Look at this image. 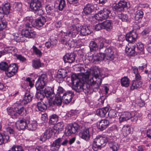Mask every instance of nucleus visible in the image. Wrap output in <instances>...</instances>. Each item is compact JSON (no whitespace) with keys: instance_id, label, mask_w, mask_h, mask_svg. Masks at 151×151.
Masks as SVG:
<instances>
[{"instance_id":"obj_62","label":"nucleus","mask_w":151,"mask_h":151,"mask_svg":"<svg viewBox=\"0 0 151 151\" xmlns=\"http://www.w3.org/2000/svg\"><path fill=\"white\" fill-rule=\"evenodd\" d=\"M58 73L62 75L63 76H67V72L66 70L64 69H60L58 70Z\"/></svg>"},{"instance_id":"obj_7","label":"nucleus","mask_w":151,"mask_h":151,"mask_svg":"<svg viewBox=\"0 0 151 151\" xmlns=\"http://www.w3.org/2000/svg\"><path fill=\"white\" fill-rule=\"evenodd\" d=\"M31 17L29 18V21L31 22L32 25L37 27H40L42 26L46 22V18L43 16H41L36 20H31Z\"/></svg>"},{"instance_id":"obj_52","label":"nucleus","mask_w":151,"mask_h":151,"mask_svg":"<svg viewBox=\"0 0 151 151\" xmlns=\"http://www.w3.org/2000/svg\"><path fill=\"white\" fill-rule=\"evenodd\" d=\"M65 1L64 0H61L58 6V9L60 11L63 10L65 6Z\"/></svg>"},{"instance_id":"obj_24","label":"nucleus","mask_w":151,"mask_h":151,"mask_svg":"<svg viewBox=\"0 0 151 151\" xmlns=\"http://www.w3.org/2000/svg\"><path fill=\"white\" fill-rule=\"evenodd\" d=\"M15 125L17 128L19 130H23L26 127V123L25 120L22 119L17 121Z\"/></svg>"},{"instance_id":"obj_56","label":"nucleus","mask_w":151,"mask_h":151,"mask_svg":"<svg viewBox=\"0 0 151 151\" xmlns=\"http://www.w3.org/2000/svg\"><path fill=\"white\" fill-rule=\"evenodd\" d=\"M106 137L107 142H108L109 145H110V144H113L115 142V138L113 136H109Z\"/></svg>"},{"instance_id":"obj_48","label":"nucleus","mask_w":151,"mask_h":151,"mask_svg":"<svg viewBox=\"0 0 151 151\" xmlns=\"http://www.w3.org/2000/svg\"><path fill=\"white\" fill-rule=\"evenodd\" d=\"M33 51L38 56L41 57L42 55V53L41 51L38 49V48L35 46L34 45L32 47Z\"/></svg>"},{"instance_id":"obj_41","label":"nucleus","mask_w":151,"mask_h":151,"mask_svg":"<svg viewBox=\"0 0 151 151\" xmlns=\"http://www.w3.org/2000/svg\"><path fill=\"white\" fill-rule=\"evenodd\" d=\"M32 65L33 67L36 69L39 68L42 66L40 59L33 60L32 61Z\"/></svg>"},{"instance_id":"obj_23","label":"nucleus","mask_w":151,"mask_h":151,"mask_svg":"<svg viewBox=\"0 0 151 151\" xmlns=\"http://www.w3.org/2000/svg\"><path fill=\"white\" fill-rule=\"evenodd\" d=\"M109 121L106 119H102L99 122L98 127L99 129L101 131L105 129L109 124Z\"/></svg>"},{"instance_id":"obj_36","label":"nucleus","mask_w":151,"mask_h":151,"mask_svg":"<svg viewBox=\"0 0 151 151\" xmlns=\"http://www.w3.org/2000/svg\"><path fill=\"white\" fill-rule=\"evenodd\" d=\"M58 116L56 114H54L49 117V122L52 124H55L58 119Z\"/></svg>"},{"instance_id":"obj_61","label":"nucleus","mask_w":151,"mask_h":151,"mask_svg":"<svg viewBox=\"0 0 151 151\" xmlns=\"http://www.w3.org/2000/svg\"><path fill=\"white\" fill-rule=\"evenodd\" d=\"M5 130L7 133L9 134H14V132L13 129L11 127H8L5 128Z\"/></svg>"},{"instance_id":"obj_57","label":"nucleus","mask_w":151,"mask_h":151,"mask_svg":"<svg viewBox=\"0 0 151 151\" xmlns=\"http://www.w3.org/2000/svg\"><path fill=\"white\" fill-rule=\"evenodd\" d=\"M58 92L56 96H57L62 97L63 95V93L64 91L63 89L61 87H59L57 90Z\"/></svg>"},{"instance_id":"obj_37","label":"nucleus","mask_w":151,"mask_h":151,"mask_svg":"<svg viewBox=\"0 0 151 151\" xmlns=\"http://www.w3.org/2000/svg\"><path fill=\"white\" fill-rule=\"evenodd\" d=\"M122 130L123 134L125 136H126L130 133L131 129L129 125H125L122 128Z\"/></svg>"},{"instance_id":"obj_22","label":"nucleus","mask_w":151,"mask_h":151,"mask_svg":"<svg viewBox=\"0 0 151 151\" xmlns=\"http://www.w3.org/2000/svg\"><path fill=\"white\" fill-rule=\"evenodd\" d=\"M8 114L10 115L12 118H16L17 117V112L16 107L13 108L9 107L6 109Z\"/></svg>"},{"instance_id":"obj_1","label":"nucleus","mask_w":151,"mask_h":151,"mask_svg":"<svg viewBox=\"0 0 151 151\" xmlns=\"http://www.w3.org/2000/svg\"><path fill=\"white\" fill-rule=\"evenodd\" d=\"M88 77L87 74H83L78 79L75 74H73L71 78L73 89L78 92L83 91L85 93H88L90 88L89 85L87 84Z\"/></svg>"},{"instance_id":"obj_20","label":"nucleus","mask_w":151,"mask_h":151,"mask_svg":"<svg viewBox=\"0 0 151 151\" xmlns=\"http://www.w3.org/2000/svg\"><path fill=\"white\" fill-rule=\"evenodd\" d=\"M75 56L73 53H67L63 57L64 62L66 63H72L75 60Z\"/></svg>"},{"instance_id":"obj_45","label":"nucleus","mask_w":151,"mask_h":151,"mask_svg":"<svg viewBox=\"0 0 151 151\" xmlns=\"http://www.w3.org/2000/svg\"><path fill=\"white\" fill-rule=\"evenodd\" d=\"M8 53H11L12 54L14 55L15 56V55L17 51V49L14 47H8Z\"/></svg>"},{"instance_id":"obj_12","label":"nucleus","mask_w":151,"mask_h":151,"mask_svg":"<svg viewBox=\"0 0 151 151\" xmlns=\"http://www.w3.org/2000/svg\"><path fill=\"white\" fill-rule=\"evenodd\" d=\"M62 139L61 138H58L53 142L50 146V150L52 151L58 150L60 146Z\"/></svg>"},{"instance_id":"obj_8","label":"nucleus","mask_w":151,"mask_h":151,"mask_svg":"<svg viewBox=\"0 0 151 151\" xmlns=\"http://www.w3.org/2000/svg\"><path fill=\"white\" fill-rule=\"evenodd\" d=\"M18 67L15 63L10 64L5 72L6 76L8 78L13 76L17 72Z\"/></svg>"},{"instance_id":"obj_40","label":"nucleus","mask_w":151,"mask_h":151,"mask_svg":"<svg viewBox=\"0 0 151 151\" xmlns=\"http://www.w3.org/2000/svg\"><path fill=\"white\" fill-rule=\"evenodd\" d=\"M64 126V123L62 122H60L56 124L55 126V127L56 128V130H58V132H59L60 131L63 129Z\"/></svg>"},{"instance_id":"obj_50","label":"nucleus","mask_w":151,"mask_h":151,"mask_svg":"<svg viewBox=\"0 0 151 151\" xmlns=\"http://www.w3.org/2000/svg\"><path fill=\"white\" fill-rule=\"evenodd\" d=\"M109 146L110 148L112 149L113 151H117L119 147V146L116 142L113 144H110V145Z\"/></svg>"},{"instance_id":"obj_33","label":"nucleus","mask_w":151,"mask_h":151,"mask_svg":"<svg viewBox=\"0 0 151 151\" xmlns=\"http://www.w3.org/2000/svg\"><path fill=\"white\" fill-rule=\"evenodd\" d=\"M121 84L122 86L128 87L129 84V79L127 77L124 76L121 79Z\"/></svg>"},{"instance_id":"obj_32","label":"nucleus","mask_w":151,"mask_h":151,"mask_svg":"<svg viewBox=\"0 0 151 151\" xmlns=\"http://www.w3.org/2000/svg\"><path fill=\"white\" fill-rule=\"evenodd\" d=\"M47 13L48 14L51 16L54 15V12L55 11V8L54 6L50 5H47L45 7Z\"/></svg>"},{"instance_id":"obj_21","label":"nucleus","mask_w":151,"mask_h":151,"mask_svg":"<svg viewBox=\"0 0 151 151\" xmlns=\"http://www.w3.org/2000/svg\"><path fill=\"white\" fill-rule=\"evenodd\" d=\"M81 137L86 141H88L90 138L89 129L86 128L83 129L80 134Z\"/></svg>"},{"instance_id":"obj_55","label":"nucleus","mask_w":151,"mask_h":151,"mask_svg":"<svg viewBox=\"0 0 151 151\" xmlns=\"http://www.w3.org/2000/svg\"><path fill=\"white\" fill-rule=\"evenodd\" d=\"M75 42L71 38L69 39L66 44V46L67 47H72L74 46Z\"/></svg>"},{"instance_id":"obj_11","label":"nucleus","mask_w":151,"mask_h":151,"mask_svg":"<svg viewBox=\"0 0 151 151\" xmlns=\"http://www.w3.org/2000/svg\"><path fill=\"white\" fill-rule=\"evenodd\" d=\"M30 5L32 11H36L41 7L42 4L39 0H32Z\"/></svg>"},{"instance_id":"obj_49","label":"nucleus","mask_w":151,"mask_h":151,"mask_svg":"<svg viewBox=\"0 0 151 151\" xmlns=\"http://www.w3.org/2000/svg\"><path fill=\"white\" fill-rule=\"evenodd\" d=\"M95 19L98 21H102L106 19L103 15L100 12H99L98 14H96L95 15Z\"/></svg>"},{"instance_id":"obj_3","label":"nucleus","mask_w":151,"mask_h":151,"mask_svg":"<svg viewBox=\"0 0 151 151\" xmlns=\"http://www.w3.org/2000/svg\"><path fill=\"white\" fill-rule=\"evenodd\" d=\"M69 32L66 34L72 37H74L76 35L80 32V34L83 36H86L90 34L91 32L87 27L83 26L82 27L80 24H74L70 25L68 27Z\"/></svg>"},{"instance_id":"obj_31","label":"nucleus","mask_w":151,"mask_h":151,"mask_svg":"<svg viewBox=\"0 0 151 151\" xmlns=\"http://www.w3.org/2000/svg\"><path fill=\"white\" fill-rule=\"evenodd\" d=\"M135 46V45L132 46V47H130V46H126L125 47V51L127 55L129 56H132L134 55L135 51L134 49Z\"/></svg>"},{"instance_id":"obj_10","label":"nucleus","mask_w":151,"mask_h":151,"mask_svg":"<svg viewBox=\"0 0 151 151\" xmlns=\"http://www.w3.org/2000/svg\"><path fill=\"white\" fill-rule=\"evenodd\" d=\"M95 8L93 5L91 4H88L84 6L83 12V15H88L91 14L94 11Z\"/></svg>"},{"instance_id":"obj_53","label":"nucleus","mask_w":151,"mask_h":151,"mask_svg":"<svg viewBox=\"0 0 151 151\" xmlns=\"http://www.w3.org/2000/svg\"><path fill=\"white\" fill-rule=\"evenodd\" d=\"M11 150L12 151H24L22 147L19 145H14Z\"/></svg>"},{"instance_id":"obj_6","label":"nucleus","mask_w":151,"mask_h":151,"mask_svg":"<svg viewBox=\"0 0 151 151\" xmlns=\"http://www.w3.org/2000/svg\"><path fill=\"white\" fill-rule=\"evenodd\" d=\"M79 127V125L76 123L68 124L65 128L64 132L66 136H69L72 134L75 133Z\"/></svg>"},{"instance_id":"obj_9","label":"nucleus","mask_w":151,"mask_h":151,"mask_svg":"<svg viewBox=\"0 0 151 151\" xmlns=\"http://www.w3.org/2000/svg\"><path fill=\"white\" fill-rule=\"evenodd\" d=\"M105 57V55L104 53H99L90 56L89 59L91 62L97 64L103 60Z\"/></svg>"},{"instance_id":"obj_25","label":"nucleus","mask_w":151,"mask_h":151,"mask_svg":"<svg viewBox=\"0 0 151 151\" xmlns=\"http://www.w3.org/2000/svg\"><path fill=\"white\" fill-rule=\"evenodd\" d=\"M109 110V108L107 107H105L99 109L96 111V114L101 117H103L105 116Z\"/></svg>"},{"instance_id":"obj_26","label":"nucleus","mask_w":151,"mask_h":151,"mask_svg":"<svg viewBox=\"0 0 151 151\" xmlns=\"http://www.w3.org/2000/svg\"><path fill=\"white\" fill-rule=\"evenodd\" d=\"M143 83L141 81L133 80L132 81L130 89L133 90L135 89L139 88L142 86Z\"/></svg>"},{"instance_id":"obj_18","label":"nucleus","mask_w":151,"mask_h":151,"mask_svg":"<svg viewBox=\"0 0 151 151\" xmlns=\"http://www.w3.org/2000/svg\"><path fill=\"white\" fill-rule=\"evenodd\" d=\"M52 130L50 128L47 129L42 134L40 137V140L42 141H45L47 139L50 138L52 135Z\"/></svg>"},{"instance_id":"obj_5","label":"nucleus","mask_w":151,"mask_h":151,"mask_svg":"<svg viewBox=\"0 0 151 151\" xmlns=\"http://www.w3.org/2000/svg\"><path fill=\"white\" fill-rule=\"evenodd\" d=\"M47 81V76L46 74H43L40 76L35 85L37 90H40L43 88Z\"/></svg>"},{"instance_id":"obj_43","label":"nucleus","mask_w":151,"mask_h":151,"mask_svg":"<svg viewBox=\"0 0 151 151\" xmlns=\"http://www.w3.org/2000/svg\"><path fill=\"white\" fill-rule=\"evenodd\" d=\"M68 32H69V31L66 32L65 33L64 32V37H62L60 39V42L61 43L65 45H66V44L67 42V41L68 37H71L69 36L68 35H67V36L66 35V33ZM71 37L72 38V37Z\"/></svg>"},{"instance_id":"obj_64","label":"nucleus","mask_w":151,"mask_h":151,"mask_svg":"<svg viewBox=\"0 0 151 151\" xmlns=\"http://www.w3.org/2000/svg\"><path fill=\"white\" fill-rule=\"evenodd\" d=\"M50 44H51L52 47L55 45L57 43V40L55 37H51L50 38Z\"/></svg>"},{"instance_id":"obj_44","label":"nucleus","mask_w":151,"mask_h":151,"mask_svg":"<svg viewBox=\"0 0 151 151\" xmlns=\"http://www.w3.org/2000/svg\"><path fill=\"white\" fill-rule=\"evenodd\" d=\"M9 65L5 62H1L0 63V69L1 70H4L5 71L8 69Z\"/></svg>"},{"instance_id":"obj_16","label":"nucleus","mask_w":151,"mask_h":151,"mask_svg":"<svg viewBox=\"0 0 151 151\" xmlns=\"http://www.w3.org/2000/svg\"><path fill=\"white\" fill-rule=\"evenodd\" d=\"M134 114V112H132L131 113L128 112H125L120 116L119 118V121L122 122L127 121Z\"/></svg>"},{"instance_id":"obj_35","label":"nucleus","mask_w":151,"mask_h":151,"mask_svg":"<svg viewBox=\"0 0 151 151\" xmlns=\"http://www.w3.org/2000/svg\"><path fill=\"white\" fill-rule=\"evenodd\" d=\"M10 9V5L9 3L4 4L2 9L5 14H7L9 13Z\"/></svg>"},{"instance_id":"obj_15","label":"nucleus","mask_w":151,"mask_h":151,"mask_svg":"<svg viewBox=\"0 0 151 151\" xmlns=\"http://www.w3.org/2000/svg\"><path fill=\"white\" fill-rule=\"evenodd\" d=\"M137 36V35L136 33L134 32H130L126 34V40L130 43L134 42L136 40Z\"/></svg>"},{"instance_id":"obj_54","label":"nucleus","mask_w":151,"mask_h":151,"mask_svg":"<svg viewBox=\"0 0 151 151\" xmlns=\"http://www.w3.org/2000/svg\"><path fill=\"white\" fill-rule=\"evenodd\" d=\"M134 114L130 118L131 121L136 122L138 119V116H139V114L137 112H134Z\"/></svg>"},{"instance_id":"obj_39","label":"nucleus","mask_w":151,"mask_h":151,"mask_svg":"<svg viewBox=\"0 0 151 151\" xmlns=\"http://www.w3.org/2000/svg\"><path fill=\"white\" fill-rule=\"evenodd\" d=\"M143 12L142 10H138L135 17V19L137 21L141 19L143 17Z\"/></svg>"},{"instance_id":"obj_19","label":"nucleus","mask_w":151,"mask_h":151,"mask_svg":"<svg viewBox=\"0 0 151 151\" xmlns=\"http://www.w3.org/2000/svg\"><path fill=\"white\" fill-rule=\"evenodd\" d=\"M106 59L110 60L114 59V55L113 49L111 47H109L105 50Z\"/></svg>"},{"instance_id":"obj_17","label":"nucleus","mask_w":151,"mask_h":151,"mask_svg":"<svg viewBox=\"0 0 151 151\" xmlns=\"http://www.w3.org/2000/svg\"><path fill=\"white\" fill-rule=\"evenodd\" d=\"M61 97L57 96H56L55 99L52 101V100H49L48 101L49 106H60L62 103Z\"/></svg>"},{"instance_id":"obj_51","label":"nucleus","mask_w":151,"mask_h":151,"mask_svg":"<svg viewBox=\"0 0 151 151\" xmlns=\"http://www.w3.org/2000/svg\"><path fill=\"white\" fill-rule=\"evenodd\" d=\"M108 115L109 117L114 118L117 116L116 112L113 110H111L109 112Z\"/></svg>"},{"instance_id":"obj_14","label":"nucleus","mask_w":151,"mask_h":151,"mask_svg":"<svg viewBox=\"0 0 151 151\" xmlns=\"http://www.w3.org/2000/svg\"><path fill=\"white\" fill-rule=\"evenodd\" d=\"M73 95L72 91H69L64 93L62 96V99L66 104L69 103L72 100Z\"/></svg>"},{"instance_id":"obj_38","label":"nucleus","mask_w":151,"mask_h":151,"mask_svg":"<svg viewBox=\"0 0 151 151\" xmlns=\"http://www.w3.org/2000/svg\"><path fill=\"white\" fill-rule=\"evenodd\" d=\"M89 47L91 51H96L98 50V46L96 42L91 41L90 43Z\"/></svg>"},{"instance_id":"obj_2","label":"nucleus","mask_w":151,"mask_h":151,"mask_svg":"<svg viewBox=\"0 0 151 151\" xmlns=\"http://www.w3.org/2000/svg\"><path fill=\"white\" fill-rule=\"evenodd\" d=\"M104 76L102 77L99 71L93 70V73L88 78L87 84L89 85L90 89L94 91H97L99 88Z\"/></svg>"},{"instance_id":"obj_47","label":"nucleus","mask_w":151,"mask_h":151,"mask_svg":"<svg viewBox=\"0 0 151 151\" xmlns=\"http://www.w3.org/2000/svg\"><path fill=\"white\" fill-rule=\"evenodd\" d=\"M37 122L35 121H33L29 125V130H34L37 128Z\"/></svg>"},{"instance_id":"obj_27","label":"nucleus","mask_w":151,"mask_h":151,"mask_svg":"<svg viewBox=\"0 0 151 151\" xmlns=\"http://www.w3.org/2000/svg\"><path fill=\"white\" fill-rule=\"evenodd\" d=\"M44 92L46 97H50L52 95L53 96H54L53 87L47 86L45 88Z\"/></svg>"},{"instance_id":"obj_46","label":"nucleus","mask_w":151,"mask_h":151,"mask_svg":"<svg viewBox=\"0 0 151 151\" xmlns=\"http://www.w3.org/2000/svg\"><path fill=\"white\" fill-rule=\"evenodd\" d=\"M118 17L119 19H121L123 22H127L128 19V16L127 14L123 13L118 14Z\"/></svg>"},{"instance_id":"obj_4","label":"nucleus","mask_w":151,"mask_h":151,"mask_svg":"<svg viewBox=\"0 0 151 151\" xmlns=\"http://www.w3.org/2000/svg\"><path fill=\"white\" fill-rule=\"evenodd\" d=\"M107 142L106 137L98 136L94 139L93 142V149L94 151H97L104 147Z\"/></svg>"},{"instance_id":"obj_60","label":"nucleus","mask_w":151,"mask_h":151,"mask_svg":"<svg viewBox=\"0 0 151 151\" xmlns=\"http://www.w3.org/2000/svg\"><path fill=\"white\" fill-rule=\"evenodd\" d=\"M30 150L31 151H46L44 148L40 147H32Z\"/></svg>"},{"instance_id":"obj_28","label":"nucleus","mask_w":151,"mask_h":151,"mask_svg":"<svg viewBox=\"0 0 151 151\" xmlns=\"http://www.w3.org/2000/svg\"><path fill=\"white\" fill-rule=\"evenodd\" d=\"M103 29L107 31H110L112 28V23L109 20H106L102 23Z\"/></svg>"},{"instance_id":"obj_13","label":"nucleus","mask_w":151,"mask_h":151,"mask_svg":"<svg viewBox=\"0 0 151 151\" xmlns=\"http://www.w3.org/2000/svg\"><path fill=\"white\" fill-rule=\"evenodd\" d=\"M127 3L124 1H121L114 6V8L117 12L123 11L125 8L127 7Z\"/></svg>"},{"instance_id":"obj_42","label":"nucleus","mask_w":151,"mask_h":151,"mask_svg":"<svg viewBox=\"0 0 151 151\" xmlns=\"http://www.w3.org/2000/svg\"><path fill=\"white\" fill-rule=\"evenodd\" d=\"M39 90L37 93V97L38 99L42 100L45 98V96L43 91Z\"/></svg>"},{"instance_id":"obj_63","label":"nucleus","mask_w":151,"mask_h":151,"mask_svg":"<svg viewBox=\"0 0 151 151\" xmlns=\"http://www.w3.org/2000/svg\"><path fill=\"white\" fill-rule=\"evenodd\" d=\"M137 47L138 50L141 51L143 50L144 48L143 44L140 42L137 43Z\"/></svg>"},{"instance_id":"obj_34","label":"nucleus","mask_w":151,"mask_h":151,"mask_svg":"<svg viewBox=\"0 0 151 151\" xmlns=\"http://www.w3.org/2000/svg\"><path fill=\"white\" fill-rule=\"evenodd\" d=\"M17 112V116L18 115H20L21 116H25L27 114V111L26 109L23 107H19L16 108Z\"/></svg>"},{"instance_id":"obj_30","label":"nucleus","mask_w":151,"mask_h":151,"mask_svg":"<svg viewBox=\"0 0 151 151\" xmlns=\"http://www.w3.org/2000/svg\"><path fill=\"white\" fill-rule=\"evenodd\" d=\"M9 141V137L7 135L0 133V145H2Z\"/></svg>"},{"instance_id":"obj_29","label":"nucleus","mask_w":151,"mask_h":151,"mask_svg":"<svg viewBox=\"0 0 151 151\" xmlns=\"http://www.w3.org/2000/svg\"><path fill=\"white\" fill-rule=\"evenodd\" d=\"M48 105V103L41 101L37 103V106L38 110L42 111H45L47 109V106Z\"/></svg>"},{"instance_id":"obj_59","label":"nucleus","mask_w":151,"mask_h":151,"mask_svg":"<svg viewBox=\"0 0 151 151\" xmlns=\"http://www.w3.org/2000/svg\"><path fill=\"white\" fill-rule=\"evenodd\" d=\"M15 56L17 59L19 60L20 61L23 62L26 60V58L21 55H15Z\"/></svg>"},{"instance_id":"obj_58","label":"nucleus","mask_w":151,"mask_h":151,"mask_svg":"<svg viewBox=\"0 0 151 151\" xmlns=\"http://www.w3.org/2000/svg\"><path fill=\"white\" fill-rule=\"evenodd\" d=\"M7 23L5 21H0V30H1L6 27Z\"/></svg>"}]
</instances>
